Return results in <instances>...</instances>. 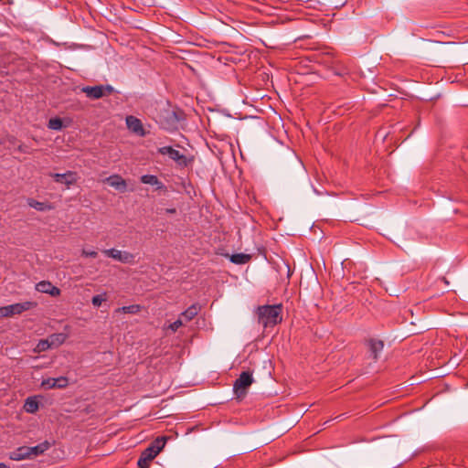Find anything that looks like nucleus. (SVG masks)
Segmentation results:
<instances>
[{
    "label": "nucleus",
    "instance_id": "c756f323",
    "mask_svg": "<svg viewBox=\"0 0 468 468\" xmlns=\"http://www.w3.org/2000/svg\"><path fill=\"white\" fill-rule=\"evenodd\" d=\"M81 256L85 258H96L98 256V252L96 250L82 249Z\"/></svg>",
    "mask_w": 468,
    "mask_h": 468
},
{
    "label": "nucleus",
    "instance_id": "9b49d317",
    "mask_svg": "<svg viewBox=\"0 0 468 468\" xmlns=\"http://www.w3.org/2000/svg\"><path fill=\"white\" fill-rule=\"evenodd\" d=\"M68 338V335L64 333H57L52 334L48 336V341L50 344V348L58 347L61 346Z\"/></svg>",
    "mask_w": 468,
    "mask_h": 468
},
{
    "label": "nucleus",
    "instance_id": "9d476101",
    "mask_svg": "<svg viewBox=\"0 0 468 468\" xmlns=\"http://www.w3.org/2000/svg\"><path fill=\"white\" fill-rule=\"evenodd\" d=\"M367 346L372 356V358L374 359V361H377L378 359L380 352L384 348L383 341L371 338L367 340Z\"/></svg>",
    "mask_w": 468,
    "mask_h": 468
},
{
    "label": "nucleus",
    "instance_id": "4468645a",
    "mask_svg": "<svg viewBox=\"0 0 468 468\" xmlns=\"http://www.w3.org/2000/svg\"><path fill=\"white\" fill-rule=\"evenodd\" d=\"M10 459L14 461H21L29 459V452L27 446L18 447L16 450L10 453Z\"/></svg>",
    "mask_w": 468,
    "mask_h": 468
},
{
    "label": "nucleus",
    "instance_id": "a878e982",
    "mask_svg": "<svg viewBox=\"0 0 468 468\" xmlns=\"http://www.w3.org/2000/svg\"><path fill=\"white\" fill-rule=\"evenodd\" d=\"M50 348V344L48 341V338L41 339L37 345L36 350L37 352H43Z\"/></svg>",
    "mask_w": 468,
    "mask_h": 468
},
{
    "label": "nucleus",
    "instance_id": "4be33fe9",
    "mask_svg": "<svg viewBox=\"0 0 468 468\" xmlns=\"http://www.w3.org/2000/svg\"><path fill=\"white\" fill-rule=\"evenodd\" d=\"M48 127L55 131L61 130L63 127L62 120L59 117L51 118L48 121Z\"/></svg>",
    "mask_w": 468,
    "mask_h": 468
},
{
    "label": "nucleus",
    "instance_id": "f3484780",
    "mask_svg": "<svg viewBox=\"0 0 468 468\" xmlns=\"http://www.w3.org/2000/svg\"><path fill=\"white\" fill-rule=\"evenodd\" d=\"M38 401L35 397H29L26 399L24 410L28 413H35L38 410Z\"/></svg>",
    "mask_w": 468,
    "mask_h": 468
},
{
    "label": "nucleus",
    "instance_id": "473e14b6",
    "mask_svg": "<svg viewBox=\"0 0 468 468\" xmlns=\"http://www.w3.org/2000/svg\"><path fill=\"white\" fill-rule=\"evenodd\" d=\"M18 150H19L20 152H23V153H25V152H26L25 147H24V145H22V144L18 146Z\"/></svg>",
    "mask_w": 468,
    "mask_h": 468
},
{
    "label": "nucleus",
    "instance_id": "2f4dec72",
    "mask_svg": "<svg viewBox=\"0 0 468 468\" xmlns=\"http://www.w3.org/2000/svg\"><path fill=\"white\" fill-rule=\"evenodd\" d=\"M165 212L168 213V214H176V208H166Z\"/></svg>",
    "mask_w": 468,
    "mask_h": 468
},
{
    "label": "nucleus",
    "instance_id": "a211bd4d",
    "mask_svg": "<svg viewBox=\"0 0 468 468\" xmlns=\"http://www.w3.org/2000/svg\"><path fill=\"white\" fill-rule=\"evenodd\" d=\"M165 437H158L154 441H153L147 448H152V450L154 451V453L157 455L165 447Z\"/></svg>",
    "mask_w": 468,
    "mask_h": 468
},
{
    "label": "nucleus",
    "instance_id": "f704fd0d",
    "mask_svg": "<svg viewBox=\"0 0 468 468\" xmlns=\"http://www.w3.org/2000/svg\"><path fill=\"white\" fill-rule=\"evenodd\" d=\"M172 113H173V115L176 117V120H178V118L176 117V112H173Z\"/></svg>",
    "mask_w": 468,
    "mask_h": 468
},
{
    "label": "nucleus",
    "instance_id": "1a4fd4ad",
    "mask_svg": "<svg viewBox=\"0 0 468 468\" xmlns=\"http://www.w3.org/2000/svg\"><path fill=\"white\" fill-rule=\"evenodd\" d=\"M111 186L114 187L121 192H124L127 187L126 181L119 175H112L104 180Z\"/></svg>",
    "mask_w": 468,
    "mask_h": 468
},
{
    "label": "nucleus",
    "instance_id": "72a5a7b5",
    "mask_svg": "<svg viewBox=\"0 0 468 468\" xmlns=\"http://www.w3.org/2000/svg\"><path fill=\"white\" fill-rule=\"evenodd\" d=\"M0 468H9L7 465H5L3 463H0Z\"/></svg>",
    "mask_w": 468,
    "mask_h": 468
},
{
    "label": "nucleus",
    "instance_id": "ddd939ff",
    "mask_svg": "<svg viewBox=\"0 0 468 468\" xmlns=\"http://www.w3.org/2000/svg\"><path fill=\"white\" fill-rule=\"evenodd\" d=\"M200 311V306L197 303L190 305L186 310L180 314V318H184L186 322L191 321L196 317Z\"/></svg>",
    "mask_w": 468,
    "mask_h": 468
},
{
    "label": "nucleus",
    "instance_id": "7c9ffc66",
    "mask_svg": "<svg viewBox=\"0 0 468 468\" xmlns=\"http://www.w3.org/2000/svg\"><path fill=\"white\" fill-rule=\"evenodd\" d=\"M48 294H49V295H51V296H54V297H55V296H58V295L60 294V290H59L58 287H56V286H54V285L52 284V286H51V288L49 289V291H48Z\"/></svg>",
    "mask_w": 468,
    "mask_h": 468
},
{
    "label": "nucleus",
    "instance_id": "f8f14e48",
    "mask_svg": "<svg viewBox=\"0 0 468 468\" xmlns=\"http://www.w3.org/2000/svg\"><path fill=\"white\" fill-rule=\"evenodd\" d=\"M143 184L156 186V189H165V185L154 175H144L140 178Z\"/></svg>",
    "mask_w": 468,
    "mask_h": 468
},
{
    "label": "nucleus",
    "instance_id": "39448f33",
    "mask_svg": "<svg viewBox=\"0 0 468 468\" xmlns=\"http://www.w3.org/2000/svg\"><path fill=\"white\" fill-rule=\"evenodd\" d=\"M103 253L122 263L133 264L135 262V255L129 251H122L116 249L104 250Z\"/></svg>",
    "mask_w": 468,
    "mask_h": 468
},
{
    "label": "nucleus",
    "instance_id": "6e6552de",
    "mask_svg": "<svg viewBox=\"0 0 468 468\" xmlns=\"http://www.w3.org/2000/svg\"><path fill=\"white\" fill-rule=\"evenodd\" d=\"M50 176L57 183L65 184L68 186L76 182V174L72 171H67L64 174H51Z\"/></svg>",
    "mask_w": 468,
    "mask_h": 468
},
{
    "label": "nucleus",
    "instance_id": "c85d7f7f",
    "mask_svg": "<svg viewBox=\"0 0 468 468\" xmlns=\"http://www.w3.org/2000/svg\"><path fill=\"white\" fill-rule=\"evenodd\" d=\"M176 149L172 146H163L158 149V152L163 155H168L171 158V155L175 153Z\"/></svg>",
    "mask_w": 468,
    "mask_h": 468
},
{
    "label": "nucleus",
    "instance_id": "f03ea898",
    "mask_svg": "<svg viewBox=\"0 0 468 468\" xmlns=\"http://www.w3.org/2000/svg\"><path fill=\"white\" fill-rule=\"evenodd\" d=\"M253 383L252 373L250 371H243L235 380L233 384V391L238 400H242L247 393L248 388Z\"/></svg>",
    "mask_w": 468,
    "mask_h": 468
},
{
    "label": "nucleus",
    "instance_id": "7ed1b4c3",
    "mask_svg": "<svg viewBox=\"0 0 468 468\" xmlns=\"http://www.w3.org/2000/svg\"><path fill=\"white\" fill-rule=\"evenodd\" d=\"M37 306V303L35 302H23L13 303L6 306L0 307V316L2 317H11L16 314H20L26 311H28Z\"/></svg>",
    "mask_w": 468,
    "mask_h": 468
},
{
    "label": "nucleus",
    "instance_id": "0eeeda50",
    "mask_svg": "<svg viewBox=\"0 0 468 468\" xmlns=\"http://www.w3.org/2000/svg\"><path fill=\"white\" fill-rule=\"evenodd\" d=\"M156 454L154 453V451L152 450V448H146L144 451L142 452L137 464L140 468H149L150 463L155 458Z\"/></svg>",
    "mask_w": 468,
    "mask_h": 468
},
{
    "label": "nucleus",
    "instance_id": "393cba45",
    "mask_svg": "<svg viewBox=\"0 0 468 468\" xmlns=\"http://www.w3.org/2000/svg\"><path fill=\"white\" fill-rule=\"evenodd\" d=\"M107 300V296H106V293H102V294H97V295H94L91 299V303L92 304L95 306V307H99L101 305V303L103 302H105Z\"/></svg>",
    "mask_w": 468,
    "mask_h": 468
},
{
    "label": "nucleus",
    "instance_id": "cd10ccee",
    "mask_svg": "<svg viewBox=\"0 0 468 468\" xmlns=\"http://www.w3.org/2000/svg\"><path fill=\"white\" fill-rule=\"evenodd\" d=\"M184 324V320L182 318H178L174 323L170 324L167 326V329H170L172 332H176L179 327H181Z\"/></svg>",
    "mask_w": 468,
    "mask_h": 468
},
{
    "label": "nucleus",
    "instance_id": "2eb2a0df",
    "mask_svg": "<svg viewBox=\"0 0 468 468\" xmlns=\"http://www.w3.org/2000/svg\"><path fill=\"white\" fill-rule=\"evenodd\" d=\"M49 448V443L44 441L33 447H28L29 459L44 453Z\"/></svg>",
    "mask_w": 468,
    "mask_h": 468
},
{
    "label": "nucleus",
    "instance_id": "423d86ee",
    "mask_svg": "<svg viewBox=\"0 0 468 468\" xmlns=\"http://www.w3.org/2000/svg\"><path fill=\"white\" fill-rule=\"evenodd\" d=\"M127 128L134 134L144 137L146 135V132L144 128L143 122L140 119L135 116L129 115L125 119Z\"/></svg>",
    "mask_w": 468,
    "mask_h": 468
},
{
    "label": "nucleus",
    "instance_id": "aec40b11",
    "mask_svg": "<svg viewBox=\"0 0 468 468\" xmlns=\"http://www.w3.org/2000/svg\"><path fill=\"white\" fill-rule=\"evenodd\" d=\"M142 310V306L140 304H132L128 306L119 307L115 310V313H123V314H138Z\"/></svg>",
    "mask_w": 468,
    "mask_h": 468
},
{
    "label": "nucleus",
    "instance_id": "dca6fc26",
    "mask_svg": "<svg viewBox=\"0 0 468 468\" xmlns=\"http://www.w3.org/2000/svg\"><path fill=\"white\" fill-rule=\"evenodd\" d=\"M229 258V261L238 265L246 264L249 262L251 259V256L250 254L245 253H235L232 255H227Z\"/></svg>",
    "mask_w": 468,
    "mask_h": 468
},
{
    "label": "nucleus",
    "instance_id": "b1692460",
    "mask_svg": "<svg viewBox=\"0 0 468 468\" xmlns=\"http://www.w3.org/2000/svg\"><path fill=\"white\" fill-rule=\"evenodd\" d=\"M56 388H65L69 385V379L66 377L54 378Z\"/></svg>",
    "mask_w": 468,
    "mask_h": 468
},
{
    "label": "nucleus",
    "instance_id": "5701e85b",
    "mask_svg": "<svg viewBox=\"0 0 468 468\" xmlns=\"http://www.w3.org/2000/svg\"><path fill=\"white\" fill-rule=\"evenodd\" d=\"M52 283L48 281H41L36 284V290L40 292L48 293Z\"/></svg>",
    "mask_w": 468,
    "mask_h": 468
},
{
    "label": "nucleus",
    "instance_id": "6ab92c4d",
    "mask_svg": "<svg viewBox=\"0 0 468 468\" xmlns=\"http://www.w3.org/2000/svg\"><path fill=\"white\" fill-rule=\"evenodd\" d=\"M27 204L29 207L38 210V211H45V210H50L52 208L51 205L45 203V202H39L33 198H29L27 201Z\"/></svg>",
    "mask_w": 468,
    "mask_h": 468
},
{
    "label": "nucleus",
    "instance_id": "20e7f679",
    "mask_svg": "<svg viewBox=\"0 0 468 468\" xmlns=\"http://www.w3.org/2000/svg\"><path fill=\"white\" fill-rule=\"evenodd\" d=\"M81 91L84 92L87 97L98 100L104 96L111 95L114 91V89L111 85L85 86L81 89Z\"/></svg>",
    "mask_w": 468,
    "mask_h": 468
},
{
    "label": "nucleus",
    "instance_id": "f257e3e1",
    "mask_svg": "<svg viewBox=\"0 0 468 468\" xmlns=\"http://www.w3.org/2000/svg\"><path fill=\"white\" fill-rule=\"evenodd\" d=\"M259 323L263 327H272L282 322V304L258 307Z\"/></svg>",
    "mask_w": 468,
    "mask_h": 468
},
{
    "label": "nucleus",
    "instance_id": "412c9836",
    "mask_svg": "<svg viewBox=\"0 0 468 468\" xmlns=\"http://www.w3.org/2000/svg\"><path fill=\"white\" fill-rule=\"evenodd\" d=\"M171 159L176 162V164L182 167H186L188 165L186 156L181 154L178 150L175 151L173 155H171Z\"/></svg>",
    "mask_w": 468,
    "mask_h": 468
},
{
    "label": "nucleus",
    "instance_id": "bb28decb",
    "mask_svg": "<svg viewBox=\"0 0 468 468\" xmlns=\"http://www.w3.org/2000/svg\"><path fill=\"white\" fill-rule=\"evenodd\" d=\"M55 381H54V378H48L47 379H43L42 382H41V387L46 388V389H51V388H55Z\"/></svg>",
    "mask_w": 468,
    "mask_h": 468
}]
</instances>
